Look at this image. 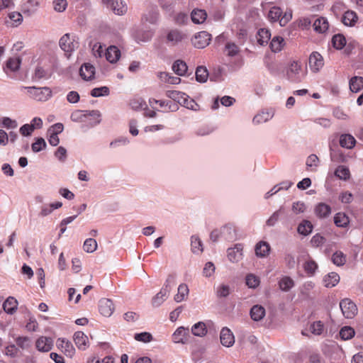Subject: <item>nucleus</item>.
Wrapping results in <instances>:
<instances>
[{
  "mask_svg": "<svg viewBox=\"0 0 363 363\" xmlns=\"http://www.w3.org/2000/svg\"><path fill=\"white\" fill-rule=\"evenodd\" d=\"M301 72V65L298 61L291 62L286 70V75L292 82H300L301 77H300V72Z\"/></svg>",
  "mask_w": 363,
  "mask_h": 363,
  "instance_id": "nucleus-5",
  "label": "nucleus"
},
{
  "mask_svg": "<svg viewBox=\"0 0 363 363\" xmlns=\"http://www.w3.org/2000/svg\"><path fill=\"white\" fill-rule=\"evenodd\" d=\"M186 38L185 34L179 30H171L167 35L166 43L169 45H175L182 42Z\"/></svg>",
  "mask_w": 363,
  "mask_h": 363,
  "instance_id": "nucleus-11",
  "label": "nucleus"
},
{
  "mask_svg": "<svg viewBox=\"0 0 363 363\" xmlns=\"http://www.w3.org/2000/svg\"><path fill=\"white\" fill-rule=\"evenodd\" d=\"M57 346L67 357H72L75 354L72 343L64 338H59L57 340Z\"/></svg>",
  "mask_w": 363,
  "mask_h": 363,
  "instance_id": "nucleus-9",
  "label": "nucleus"
},
{
  "mask_svg": "<svg viewBox=\"0 0 363 363\" xmlns=\"http://www.w3.org/2000/svg\"><path fill=\"white\" fill-rule=\"evenodd\" d=\"M80 76L84 80H91L94 78L95 74V68L94 67L89 63L84 64L80 68Z\"/></svg>",
  "mask_w": 363,
  "mask_h": 363,
  "instance_id": "nucleus-18",
  "label": "nucleus"
},
{
  "mask_svg": "<svg viewBox=\"0 0 363 363\" xmlns=\"http://www.w3.org/2000/svg\"><path fill=\"white\" fill-rule=\"evenodd\" d=\"M358 21V16L356 12L348 10L345 11L342 18V22L347 26H354Z\"/></svg>",
  "mask_w": 363,
  "mask_h": 363,
  "instance_id": "nucleus-22",
  "label": "nucleus"
},
{
  "mask_svg": "<svg viewBox=\"0 0 363 363\" xmlns=\"http://www.w3.org/2000/svg\"><path fill=\"white\" fill-rule=\"evenodd\" d=\"M174 22L178 25H184L188 21V16L186 13L179 12L174 16Z\"/></svg>",
  "mask_w": 363,
  "mask_h": 363,
  "instance_id": "nucleus-64",
  "label": "nucleus"
},
{
  "mask_svg": "<svg viewBox=\"0 0 363 363\" xmlns=\"http://www.w3.org/2000/svg\"><path fill=\"white\" fill-rule=\"evenodd\" d=\"M130 107L135 111L145 109L147 107L146 102L140 97H135L130 101Z\"/></svg>",
  "mask_w": 363,
  "mask_h": 363,
  "instance_id": "nucleus-44",
  "label": "nucleus"
},
{
  "mask_svg": "<svg viewBox=\"0 0 363 363\" xmlns=\"http://www.w3.org/2000/svg\"><path fill=\"white\" fill-rule=\"evenodd\" d=\"M189 287L186 284H181L177 290V294L174 296V300L177 302L184 301L189 295Z\"/></svg>",
  "mask_w": 363,
  "mask_h": 363,
  "instance_id": "nucleus-32",
  "label": "nucleus"
},
{
  "mask_svg": "<svg viewBox=\"0 0 363 363\" xmlns=\"http://www.w3.org/2000/svg\"><path fill=\"white\" fill-rule=\"evenodd\" d=\"M225 52L230 57L237 55L240 52L239 47L233 42H227L225 46Z\"/></svg>",
  "mask_w": 363,
  "mask_h": 363,
  "instance_id": "nucleus-43",
  "label": "nucleus"
},
{
  "mask_svg": "<svg viewBox=\"0 0 363 363\" xmlns=\"http://www.w3.org/2000/svg\"><path fill=\"white\" fill-rule=\"evenodd\" d=\"M18 303L17 300L13 297L9 296L3 303L4 311L9 314H13L18 308Z\"/></svg>",
  "mask_w": 363,
  "mask_h": 363,
  "instance_id": "nucleus-24",
  "label": "nucleus"
},
{
  "mask_svg": "<svg viewBox=\"0 0 363 363\" xmlns=\"http://www.w3.org/2000/svg\"><path fill=\"white\" fill-rule=\"evenodd\" d=\"M191 250L194 253H201L203 252V244L198 236H192L191 238Z\"/></svg>",
  "mask_w": 363,
  "mask_h": 363,
  "instance_id": "nucleus-41",
  "label": "nucleus"
},
{
  "mask_svg": "<svg viewBox=\"0 0 363 363\" xmlns=\"http://www.w3.org/2000/svg\"><path fill=\"white\" fill-rule=\"evenodd\" d=\"M29 97L38 101H46L52 96V91L49 87L26 86Z\"/></svg>",
  "mask_w": 363,
  "mask_h": 363,
  "instance_id": "nucleus-1",
  "label": "nucleus"
},
{
  "mask_svg": "<svg viewBox=\"0 0 363 363\" xmlns=\"http://www.w3.org/2000/svg\"><path fill=\"white\" fill-rule=\"evenodd\" d=\"M303 267H304V270L306 273L312 275L315 273V272L318 267V265L314 261L310 260V261L306 262L304 264Z\"/></svg>",
  "mask_w": 363,
  "mask_h": 363,
  "instance_id": "nucleus-60",
  "label": "nucleus"
},
{
  "mask_svg": "<svg viewBox=\"0 0 363 363\" xmlns=\"http://www.w3.org/2000/svg\"><path fill=\"white\" fill-rule=\"evenodd\" d=\"M208 76V70L204 67H199L196 70V79L199 82H206Z\"/></svg>",
  "mask_w": 363,
  "mask_h": 363,
  "instance_id": "nucleus-48",
  "label": "nucleus"
},
{
  "mask_svg": "<svg viewBox=\"0 0 363 363\" xmlns=\"http://www.w3.org/2000/svg\"><path fill=\"white\" fill-rule=\"evenodd\" d=\"M243 247L241 244H237L234 247L228 250V257L230 262L239 261L242 256Z\"/></svg>",
  "mask_w": 363,
  "mask_h": 363,
  "instance_id": "nucleus-16",
  "label": "nucleus"
},
{
  "mask_svg": "<svg viewBox=\"0 0 363 363\" xmlns=\"http://www.w3.org/2000/svg\"><path fill=\"white\" fill-rule=\"evenodd\" d=\"M313 230V225L308 220H303L302 223H301L297 228V230L298 233L307 235L309 233L312 232Z\"/></svg>",
  "mask_w": 363,
  "mask_h": 363,
  "instance_id": "nucleus-40",
  "label": "nucleus"
},
{
  "mask_svg": "<svg viewBox=\"0 0 363 363\" xmlns=\"http://www.w3.org/2000/svg\"><path fill=\"white\" fill-rule=\"evenodd\" d=\"M285 45L284 39L281 36H274L269 44V48L273 52H280Z\"/></svg>",
  "mask_w": 363,
  "mask_h": 363,
  "instance_id": "nucleus-28",
  "label": "nucleus"
},
{
  "mask_svg": "<svg viewBox=\"0 0 363 363\" xmlns=\"http://www.w3.org/2000/svg\"><path fill=\"white\" fill-rule=\"evenodd\" d=\"M153 33V31L150 30L139 32L137 33L136 38L138 41L147 42L151 40Z\"/></svg>",
  "mask_w": 363,
  "mask_h": 363,
  "instance_id": "nucleus-54",
  "label": "nucleus"
},
{
  "mask_svg": "<svg viewBox=\"0 0 363 363\" xmlns=\"http://www.w3.org/2000/svg\"><path fill=\"white\" fill-rule=\"evenodd\" d=\"M99 310L100 313L106 317L111 315L114 311L113 303L108 298H102L99 303Z\"/></svg>",
  "mask_w": 363,
  "mask_h": 363,
  "instance_id": "nucleus-10",
  "label": "nucleus"
},
{
  "mask_svg": "<svg viewBox=\"0 0 363 363\" xmlns=\"http://www.w3.org/2000/svg\"><path fill=\"white\" fill-rule=\"evenodd\" d=\"M191 333L195 336L203 337L207 333V328L203 322H199L191 327Z\"/></svg>",
  "mask_w": 363,
  "mask_h": 363,
  "instance_id": "nucleus-35",
  "label": "nucleus"
},
{
  "mask_svg": "<svg viewBox=\"0 0 363 363\" xmlns=\"http://www.w3.org/2000/svg\"><path fill=\"white\" fill-rule=\"evenodd\" d=\"M220 339L221 344L225 347H230L235 342V337L231 330L228 328H223L220 331Z\"/></svg>",
  "mask_w": 363,
  "mask_h": 363,
  "instance_id": "nucleus-13",
  "label": "nucleus"
},
{
  "mask_svg": "<svg viewBox=\"0 0 363 363\" xmlns=\"http://www.w3.org/2000/svg\"><path fill=\"white\" fill-rule=\"evenodd\" d=\"M135 339L140 342H149L152 340V336L149 333L143 332L140 333H136L135 335Z\"/></svg>",
  "mask_w": 363,
  "mask_h": 363,
  "instance_id": "nucleus-59",
  "label": "nucleus"
},
{
  "mask_svg": "<svg viewBox=\"0 0 363 363\" xmlns=\"http://www.w3.org/2000/svg\"><path fill=\"white\" fill-rule=\"evenodd\" d=\"M109 93V89L106 86H101L99 88H94L91 91V95L93 97H99L102 96L108 95Z\"/></svg>",
  "mask_w": 363,
  "mask_h": 363,
  "instance_id": "nucleus-56",
  "label": "nucleus"
},
{
  "mask_svg": "<svg viewBox=\"0 0 363 363\" xmlns=\"http://www.w3.org/2000/svg\"><path fill=\"white\" fill-rule=\"evenodd\" d=\"M108 7L117 15H123L127 12V5L121 0H103Z\"/></svg>",
  "mask_w": 363,
  "mask_h": 363,
  "instance_id": "nucleus-7",
  "label": "nucleus"
},
{
  "mask_svg": "<svg viewBox=\"0 0 363 363\" xmlns=\"http://www.w3.org/2000/svg\"><path fill=\"white\" fill-rule=\"evenodd\" d=\"M313 27L315 32L323 33L328 30L329 23L325 18L320 17L313 22Z\"/></svg>",
  "mask_w": 363,
  "mask_h": 363,
  "instance_id": "nucleus-26",
  "label": "nucleus"
},
{
  "mask_svg": "<svg viewBox=\"0 0 363 363\" xmlns=\"http://www.w3.org/2000/svg\"><path fill=\"white\" fill-rule=\"evenodd\" d=\"M315 213L320 218H325L330 214L331 208L324 203H320L315 206Z\"/></svg>",
  "mask_w": 363,
  "mask_h": 363,
  "instance_id": "nucleus-31",
  "label": "nucleus"
},
{
  "mask_svg": "<svg viewBox=\"0 0 363 363\" xmlns=\"http://www.w3.org/2000/svg\"><path fill=\"white\" fill-rule=\"evenodd\" d=\"M149 103L151 106L159 104L160 106L164 108L163 111L165 112L174 111L178 108L177 104L171 101H159L155 99H150Z\"/></svg>",
  "mask_w": 363,
  "mask_h": 363,
  "instance_id": "nucleus-17",
  "label": "nucleus"
},
{
  "mask_svg": "<svg viewBox=\"0 0 363 363\" xmlns=\"http://www.w3.org/2000/svg\"><path fill=\"white\" fill-rule=\"evenodd\" d=\"M182 103L184 106L191 110L198 111L199 110V105L192 99H189L188 96H184Z\"/></svg>",
  "mask_w": 363,
  "mask_h": 363,
  "instance_id": "nucleus-50",
  "label": "nucleus"
},
{
  "mask_svg": "<svg viewBox=\"0 0 363 363\" xmlns=\"http://www.w3.org/2000/svg\"><path fill=\"white\" fill-rule=\"evenodd\" d=\"M60 46L65 52L70 54L77 48H78L79 43L76 40L75 36L69 33L65 34L60 40Z\"/></svg>",
  "mask_w": 363,
  "mask_h": 363,
  "instance_id": "nucleus-3",
  "label": "nucleus"
},
{
  "mask_svg": "<svg viewBox=\"0 0 363 363\" xmlns=\"http://www.w3.org/2000/svg\"><path fill=\"white\" fill-rule=\"evenodd\" d=\"M74 341L79 350H84L89 346L88 337L82 331H77L74 334Z\"/></svg>",
  "mask_w": 363,
  "mask_h": 363,
  "instance_id": "nucleus-15",
  "label": "nucleus"
},
{
  "mask_svg": "<svg viewBox=\"0 0 363 363\" xmlns=\"http://www.w3.org/2000/svg\"><path fill=\"white\" fill-rule=\"evenodd\" d=\"M67 6V0H53L54 9L57 12L64 11Z\"/></svg>",
  "mask_w": 363,
  "mask_h": 363,
  "instance_id": "nucleus-58",
  "label": "nucleus"
},
{
  "mask_svg": "<svg viewBox=\"0 0 363 363\" xmlns=\"http://www.w3.org/2000/svg\"><path fill=\"white\" fill-rule=\"evenodd\" d=\"M62 206V202L57 201L50 205H44L42 206L41 211L40 215L41 216H46L52 213V211L55 209H57Z\"/></svg>",
  "mask_w": 363,
  "mask_h": 363,
  "instance_id": "nucleus-39",
  "label": "nucleus"
},
{
  "mask_svg": "<svg viewBox=\"0 0 363 363\" xmlns=\"http://www.w3.org/2000/svg\"><path fill=\"white\" fill-rule=\"evenodd\" d=\"M324 65L322 55L318 52H313L309 57V66L313 72H318Z\"/></svg>",
  "mask_w": 363,
  "mask_h": 363,
  "instance_id": "nucleus-8",
  "label": "nucleus"
},
{
  "mask_svg": "<svg viewBox=\"0 0 363 363\" xmlns=\"http://www.w3.org/2000/svg\"><path fill=\"white\" fill-rule=\"evenodd\" d=\"M269 18L272 21H279V24L284 26L292 18L291 13H285L282 16V11L279 7H272L268 14Z\"/></svg>",
  "mask_w": 363,
  "mask_h": 363,
  "instance_id": "nucleus-2",
  "label": "nucleus"
},
{
  "mask_svg": "<svg viewBox=\"0 0 363 363\" xmlns=\"http://www.w3.org/2000/svg\"><path fill=\"white\" fill-rule=\"evenodd\" d=\"M259 279L252 274H250L246 277V284L250 288H256L259 284Z\"/></svg>",
  "mask_w": 363,
  "mask_h": 363,
  "instance_id": "nucleus-55",
  "label": "nucleus"
},
{
  "mask_svg": "<svg viewBox=\"0 0 363 363\" xmlns=\"http://www.w3.org/2000/svg\"><path fill=\"white\" fill-rule=\"evenodd\" d=\"M1 125L8 129H14L18 126V123L16 120H13L8 117L2 118Z\"/></svg>",
  "mask_w": 363,
  "mask_h": 363,
  "instance_id": "nucleus-57",
  "label": "nucleus"
},
{
  "mask_svg": "<svg viewBox=\"0 0 363 363\" xmlns=\"http://www.w3.org/2000/svg\"><path fill=\"white\" fill-rule=\"evenodd\" d=\"M355 142L354 138L349 134H343L340 138V146L347 149L352 148L355 145Z\"/></svg>",
  "mask_w": 363,
  "mask_h": 363,
  "instance_id": "nucleus-33",
  "label": "nucleus"
},
{
  "mask_svg": "<svg viewBox=\"0 0 363 363\" xmlns=\"http://www.w3.org/2000/svg\"><path fill=\"white\" fill-rule=\"evenodd\" d=\"M349 84L350 91L357 93L363 89V77H353L350 79Z\"/></svg>",
  "mask_w": 363,
  "mask_h": 363,
  "instance_id": "nucleus-30",
  "label": "nucleus"
},
{
  "mask_svg": "<svg viewBox=\"0 0 363 363\" xmlns=\"http://www.w3.org/2000/svg\"><path fill=\"white\" fill-rule=\"evenodd\" d=\"M16 343L18 347L25 350L30 346V340L28 337L20 336L16 339Z\"/></svg>",
  "mask_w": 363,
  "mask_h": 363,
  "instance_id": "nucleus-53",
  "label": "nucleus"
},
{
  "mask_svg": "<svg viewBox=\"0 0 363 363\" xmlns=\"http://www.w3.org/2000/svg\"><path fill=\"white\" fill-rule=\"evenodd\" d=\"M340 307L346 318H352L357 313V306L348 298L342 300L340 303Z\"/></svg>",
  "mask_w": 363,
  "mask_h": 363,
  "instance_id": "nucleus-4",
  "label": "nucleus"
},
{
  "mask_svg": "<svg viewBox=\"0 0 363 363\" xmlns=\"http://www.w3.org/2000/svg\"><path fill=\"white\" fill-rule=\"evenodd\" d=\"M270 245L265 241H259L255 247V255L259 257H267L270 251Z\"/></svg>",
  "mask_w": 363,
  "mask_h": 363,
  "instance_id": "nucleus-23",
  "label": "nucleus"
},
{
  "mask_svg": "<svg viewBox=\"0 0 363 363\" xmlns=\"http://www.w3.org/2000/svg\"><path fill=\"white\" fill-rule=\"evenodd\" d=\"M355 334L354 330L350 326H345L341 328L339 335L342 340H348L354 337Z\"/></svg>",
  "mask_w": 363,
  "mask_h": 363,
  "instance_id": "nucleus-45",
  "label": "nucleus"
},
{
  "mask_svg": "<svg viewBox=\"0 0 363 363\" xmlns=\"http://www.w3.org/2000/svg\"><path fill=\"white\" fill-rule=\"evenodd\" d=\"M23 21V16L18 12L9 13L8 18L5 20V24L8 27H17Z\"/></svg>",
  "mask_w": 363,
  "mask_h": 363,
  "instance_id": "nucleus-19",
  "label": "nucleus"
},
{
  "mask_svg": "<svg viewBox=\"0 0 363 363\" xmlns=\"http://www.w3.org/2000/svg\"><path fill=\"white\" fill-rule=\"evenodd\" d=\"M323 281L326 287H333L339 282L340 277L337 273L331 272L324 277Z\"/></svg>",
  "mask_w": 363,
  "mask_h": 363,
  "instance_id": "nucleus-37",
  "label": "nucleus"
},
{
  "mask_svg": "<svg viewBox=\"0 0 363 363\" xmlns=\"http://www.w3.org/2000/svg\"><path fill=\"white\" fill-rule=\"evenodd\" d=\"M146 21L150 22L152 24L156 23L159 18V13L157 10H152L149 12L148 16H145Z\"/></svg>",
  "mask_w": 363,
  "mask_h": 363,
  "instance_id": "nucleus-62",
  "label": "nucleus"
},
{
  "mask_svg": "<svg viewBox=\"0 0 363 363\" xmlns=\"http://www.w3.org/2000/svg\"><path fill=\"white\" fill-rule=\"evenodd\" d=\"M332 260L335 264L342 266L346 262V256L342 252L337 251L333 255Z\"/></svg>",
  "mask_w": 363,
  "mask_h": 363,
  "instance_id": "nucleus-51",
  "label": "nucleus"
},
{
  "mask_svg": "<svg viewBox=\"0 0 363 363\" xmlns=\"http://www.w3.org/2000/svg\"><path fill=\"white\" fill-rule=\"evenodd\" d=\"M349 222V218L345 213H337L334 217V223L337 227H346Z\"/></svg>",
  "mask_w": 363,
  "mask_h": 363,
  "instance_id": "nucleus-38",
  "label": "nucleus"
},
{
  "mask_svg": "<svg viewBox=\"0 0 363 363\" xmlns=\"http://www.w3.org/2000/svg\"><path fill=\"white\" fill-rule=\"evenodd\" d=\"M294 285V281L289 277H284L279 282L281 290L284 291H289Z\"/></svg>",
  "mask_w": 363,
  "mask_h": 363,
  "instance_id": "nucleus-46",
  "label": "nucleus"
},
{
  "mask_svg": "<svg viewBox=\"0 0 363 363\" xmlns=\"http://www.w3.org/2000/svg\"><path fill=\"white\" fill-rule=\"evenodd\" d=\"M169 294V289H167V284L165 285V287H163L159 293H157L155 296L153 297L152 300V305L154 306H160L163 301L167 298Z\"/></svg>",
  "mask_w": 363,
  "mask_h": 363,
  "instance_id": "nucleus-25",
  "label": "nucleus"
},
{
  "mask_svg": "<svg viewBox=\"0 0 363 363\" xmlns=\"http://www.w3.org/2000/svg\"><path fill=\"white\" fill-rule=\"evenodd\" d=\"M173 71L178 75H184L187 72V65L185 62L178 60L172 65Z\"/></svg>",
  "mask_w": 363,
  "mask_h": 363,
  "instance_id": "nucleus-36",
  "label": "nucleus"
},
{
  "mask_svg": "<svg viewBox=\"0 0 363 363\" xmlns=\"http://www.w3.org/2000/svg\"><path fill=\"white\" fill-rule=\"evenodd\" d=\"M189 328L184 327L178 328L172 335V340L176 343H186L189 341Z\"/></svg>",
  "mask_w": 363,
  "mask_h": 363,
  "instance_id": "nucleus-12",
  "label": "nucleus"
},
{
  "mask_svg": "<svg viewBox=\"0 0 363 363\" xmlns=\"http://www.w3.org/2000/svg\"><path fill=\"white\" fill-rule=\"evenodd\" d=\"M97 248V242L93 238H87L83 245V249L86 252H94Z\"/></svg>",
  "mask_w": 363,
  "mask_h": 363,
  "instance_id": "nucleus-49",
  "label": "nucleus"
},
{
  "mask_svg": "<svg viewBox=\"0 0 363 363\" xmlns=\"http://www.w3.org/2000/svg\"><path fill=\"white\" fill-rule=\"evenodd\" d=\"M36 348L41 352H48L52 349L53 340L50 337L41 336L35 342Z\"/></svg>",
  "mask_w": 363,
  "mask_h": 363,
  "instance_id": "nucleus-14",
  "label": "nucleus"
},
{
  "mask_svg": "<svg viewBox=\"0 0 363 363\" xmlns=\"http://www.w3.org/2000/svg\"><path fill=\"white\" fill-rule=\"evenodd\" d=\"M46 146L45 141L43 138H38L37 140L32 144V150L35 152H40Z\"/></svg>",
  "mask_w": 363,
  "mask_h": 363,
  "instance_id": "nucleus-61",
  "label": "nucleus"
},
{
  "mask_svg": "<svg viewBox=\"0 0 363 363\" xmlns=\"http://www.w3.org/2000/svg\"><path fill=\"white\" fill-rule=\"evenodd\" d=\"M310 330L313 334L320 335L323 333L324 330L323 323L320 320L315 321L311 324Z\"/></svg>",
  "mask_w": 363,
  "mask_h": 363,
  "instance_id": "nucleus-52",
  "label": "nucleus"
},
{
  "mask_svg": "<svg viewBox=\"0 0 363 363\" xmlns=\"http://www.w3.org/2000/svg\"><path fill=\"white\" fill-rule=\"evenodd\" d=\"M191 18L194 23L201 24L206 21L207 13L206 11L203 9H194L191 13Z\"/></svg>",
  "mask_w": 363,
  "mask_h": 363,
  "instance_id": "nucleus-27",
  "label": "nucleus"
},
{
  "mask_svg": "<svg viewBox=\"0 0 363 363\" xmlns=\"http://www.w3.org/2000/svg\"><path fill=\"white\" fill-rule=\"evenodd\" d=\"M332 43L335 48L341 50L346 44V39L342 34L335 35L332 38Z\"/></svg>",
  "mask_w": 363,
  "mask_h": 363,
  "instance_id": "nucleus-42",
  "label": "nucleus"
},
{
  "mask_svg": "<svg viewBox=\"0 0 363 363\" xmlns=\"http://www.w3.org/2000/svg\"><path fill=\"white\" fill-rule=\"evenodd\" d=\"M166 96L174 101L177 100L179 103H182L181 99H183L185 94L178 91H167Z\"/></svg>",
  "mask_w": 363,
  "mask_h": 363,
  "instance_id": "nucleus-63",
  "label": "nucleus"
},
{
  "mask_svg": "<svg viewBox=\"0 0 363 363\" xmlns=\"http://www.w3.org/2000/svg\"><path fill=\"white\" fill-rule=\"evenodd\" d=\"M21 59L19 57H11L6 63V66L4 67V71L6 74L10 75V73H13L19 69L21 65Z\"/></svg>",
  "mask_w": 363,
  "mask_h": 363,
  "instance_id": "nucleus-20",
  "label": "nucleus"
},
{
  "mask_svg": "<svg viewBox=\"0 0 363 363\" xmlns=\"http://www.w3.org/2000/svg\"><path fill=\"white\" fill-rule=\"evenodd\" d=\"M265 315V308L260 305H255L250 310L251 318L255 321L261 320Z\"/></svg>",
  "mask_w": 363,
  "mask_h": 363,
  "instance_id": "nucleus-29",
  "label": "nucleus"
},
{
  "mask_svg": "<svg viewBox=\"0 0 363 363\" xmlns=\"http://www.w3.org/2000/svg\"><path fill=\"white\" fill-rule=\"evenodd\" d=\"M270 38L271 33L268 29L261 28L258 30L257 39L259 45H264L267 44Z\"/></svg>",
  "mask_w": 363,
  "mask_h": 363,
  "instance_id": "nucleus-34",
  "label": "nucleus"
},
{
  "mask_svg": "<svg viewBox=\"0 0 363 363\" xmlns=\"http://www.w3.org/2000/svg\"><path fill=\"white\" fill-rule=\"evenodd\" d=\"M211 40V35L208 33L201 31L194 35L192 43L195 48L202 49L209 45Z\"/></svg>",
  "mask_w": 363,
  "mask_h": 363,
  "instance_id": "nucleus-6",
  "label": "nucleus"
},
{
  "mask_svg": "<svg viewBox=\"0 0 363 363\" xmlns=\"http://www.w3.org/2000/svg\"><path fill=\"white\" fill-rule=\"evenodd\" d=\"M335 175L340 179L347 180L350 177V172L347 167L339 166L335 172Z\"/></svg>",
  "mask_w": 363,
  "mask_h": 363,
  "instance_id": "nucleus-47",
  "label": "nucleus"
},
{
  "mask_svg": "<svg viewBox=\"0 0 363 363\" xmlns=\"http://www.w3.org/2000/svg\"><path fill=\"white\" fill-rule=\"evenodd\" d=\"M106 59L111 63L116 62L121 57L120 50L114 46H109L105 52Z\"/></svg>",
  "mask_w": 363,
  "mask_h": 363,
  "instance_id": "nucleus-21",
  "label": "nucleus"
}]
</instances>
